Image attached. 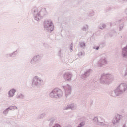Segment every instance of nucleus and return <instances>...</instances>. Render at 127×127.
I'll return each mask as SVG.
<instances>
[{"mask_svg": "<svg viewBox=\"0 0 127 127\" xmlns=\"http://www.w3.org/2000/svg\"><path fill=\"white\" fill-rule=\"evenodd\" d=\"M45 24L47 25V27H50V26H53V24H52V22L50 20L45 22Z\"/></svg>", "mask_w": 127, "mask_h": 127, "instance_id": "nucleus-1", "label": "nucleus"}, {"mask_svg": "<svg viewBox=\"0 0 127 127\" xmlns=\"http://www.w3.org/2000/svg\"><path fill=\"white\" fill-rule=\"evenodd\" d=\"M15 90L11 89L9 92V96H10V97H13V96H14V93H15Z\"/></svg>", "mask_w": 127, "mask_h": 127, "instance_id": "nucleus-2", "label": "nucleus"}, {"mask_svg": "<svg viewBox=\"0 0 127 127\" xmlns=\"http://www.w3.org/2000/svg\"><path fill=\"white\" fill-rule=\"evenodd\" d=\"M57 127H60L59 125H57Z\"/></svg>", "mask_w": 127, "mask_h": 127, "instance_id": "nucleus-3", "label": "nucleus"}, {"mask_svg": "<svg viewBox=\"0 0 127 127\" xmlns=\"http://www.w3.org/2000/svg\"><path fill=\"white\" fill-rule=\"evenodd\" d=\"M96 49H97V50H98V49H99V48H97Z\"/></svg>", "mask_w": 127, "mask_h": 127, "instance_id": "nucleus-4", "label": "nucleus"}]
</instances>
